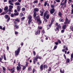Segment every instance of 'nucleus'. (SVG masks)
<instances>
[{"label": "nucleus", "instance_id": "f257e3e1", "mask_svg": "<svg viewBox=\"0 0 73 73\" xmlns=\"http://www.w3.org/2000/svg\"><path fill=\"white\" fill-rule=\"evenodd\" d=\"M42 57L41 56H38V55H37L36 57H34L33 59V62L34 64H36V62L37 61V60H38V59H40V60H41L42 59Z\"/></svg>", "mask_w": 73, "mask_h": 73}, {"label": "nucleus", "instance_id": "f03ea898", "mask_svg": "<svg viewBox=\"0 0 73 73\" xmlns=\"http://www.w3.org/2000/svg\"><path fill=\"white\" fill-rule=\"evenodd\" d=\"M48 68V66L46 64H45L43 65V64H42L40 66V69L41 71H42L43 69H45Z\"/></svg>", "mask_w": 73, "mask_h": 73}, {"label": "nucleus", "instance_id": "7ed1b4c3", "mask_svg": "<svg viewBox=\"0 0 73 73\" xmlns=\"http://www.w3.org/2000/svg\"><path fill=\"white\" fill-rule=\"evenodd\" d=\"M20 49H21V47H19L17 49V50L15 51V56H18V55L19 54V53H20Z\"/></svg>", "mask_w": 73, "mask_h": 73}, {"label": "nucleus", "instance_id": "20e7f679", "mask_svg": "<svg viewBox=\"0 0 73 73\" xmlns=\"http://www.w3.org/2000/svg\"><path fill=\"white\" fill-rule=\"evenodd\" d=\"M67 1L68 0H62V1L60 3L61 5H64V4H65L64 6V8H65L66 7V3Z\"/></svg>", "mask_w": 73, "mask_h": 73}, {"label": "nucleus", "instance_id": "39448f33", "mask_svg": "<svg viewBox=\"0 0 73 73\" xmlns=\"http://www.w3.org/2000/svg\"><path fill=\"white\" fill-rule=\"evenodd\" d=\"M70 20H68V18L66 17L65 20V22L64 23V24H69L70 23Z\"/></svg>", "mask_w": 73, "mask_h": 73}, {"label": "nucleus", "instance_id": "423d86ee", "mask_svg": "<svg viewBox=\"0 0 73 73\" xmlns=\"http://www.w3.org/2000/svg\"><path fill=\"white\" fill-rule=\"evenodd\" d=\"M57 27L56 28V29H55V31L56 32H57V31H59V29H61V26L60 25V24L58 25Z\"/></svg>", "mask_w": 73, "mask_h": 73}, {"label": "nucleus", "instance_id": "0eeeda50", "mask_svg": "<svg viewBox=\"0 0 73 73\" xmlns=\"http://www.w3.org/2000/svg\"><path fill=\"white\" fill-rule=\"evenodd\" d=\"M64 57L65 59V60H66V63H69L70 62V60L69 58H67L66 59V55L64 54Z\"/></svg>", "mask_w": 73, "mask_h": 73}, {"label": "nucleus", "instance_id": "6e6552de", "mask_svg": "<svg viewBox=\"0 0 73 73\" xmlns=\"http://www.w3.org/2000/svg\"><path fill=\"white\" fill-rule=\"evenodd\" d=\"M20 23V20L18 18H17L15 20V21H14V24H17V22Z\"/></svg>", "mask_w": 73, "mask_h": 73}, {"label": "nucleus", "instance_id": "1a4fd4ad", "mask_svg": "<svg viewBox=\"0 0 73 73\" xmlns=\"http://www.w3.org/2000/svg\"><path fill=\"white\" fill-rule=\"evenodd\" d=\"M35 35H40V30H38L35 33Z\"/></svg>", "mask_w": 73, "mask_h": 73}, {"label": "nucleus", "instance_id": "9d476101", "mask_svg": "<svg viewBox=\"0 0 73 73\" xmlns=\"http://www.w3.org/2000/svg\"><path fill=\"white\" fill-rule=\"evenodd\" d=\"M55 11V9H51L50 10V14H53Z\"/></svg>", "mask_w": 73, "mask_h": 73}, {"label": "nucleus", "instance_id": "9b49d317", "mask_svg": "<svg viewBox=\"0 0 73 73\" xmlns=\"http://www.w3.org/2000/svg\"><path fill=\"white\" fill-rule=\"evenodd\" d=\"M21 7L20 6H17V10L18 12H20V9H21Z\"/></svg>", "mask_w": 73, "mask_h": 73}, {"label": "nucleus", "instance_id": "f8f14e48", "mask_svg": "<svg viewBox=\"0 0 73 73\" xmlns=\"http://www.w3.org/2000/svg\"><path fill=\"white\" fill-rule=\"evenodd\" d=\"M15 67L13 66V68L11 69V70L12 71L11 73H13L15 71Z\"/></svg>", "mask_w": 73, "mask_h": 73}, {"label": "nucleus", "instance_id": "ddd939ff", "mask_svg": "<svg viewBox=\"0 0 73 73\" xmlns=\"http://www.w3.org/2000/svg\"><path fill=\"white\" fill-rule=\"evenodd\" d=\"M16 69L17 70H20L21 69V66H17Z\"/></svg>", "mask_w": 73, "mask_h": 73}, {"label": "nucleus", "instance_id": "4468645a", "mask_svg": "<svg viewBox=\"0 0 73 73\" xmlns=\"http://www.w3.org/2000/svg\"><path fill=\"white\" fill-rule=\"evenodd\" d=\"M37 16V12L36 11H34L33 17L34 18H35Z\"/></svg>", "mask_w": 73, "mask_h": 73}, {"label": "nucleus", "instance_id": "2eb2a0df", "mask_svg": "<svg viewBox=\"0 0 73 73\" xmlns=\"http://www.w3.org/2000/svg\"><path fill=\"white\" fill-rule=\"evenodd\" d=\"M16 24H14V27H15V29H19V26L17 25Z\"/></svg>", "mask_w": 73, "mask_h": 73}, {"label": "nucleus", "instance_id": "dca6fc26", "mask_svg": "<svg viewBox=\"0 0 73 73\" xmlns=\"http://www.w3.org/2000/svg\"><path fill=\"white\" fill-rule=\"evenodd\" d=\"M66 25H63L62 27V29H66Z\"/></svg>", "mask_w": 73, "mask_h": 73}, {"label": "nucleus", "instance_id": "f3484780", "mask_svg": "<svg viewBox=\"0 0 73 73\" xmlns=\"http://www.w3.org/2000/svg\"><path fill=\"white\" fill-rule=\"evenodd\" d=\"M39 11V9L38 8H35L34 9V12H38Z\"/></svg>", "mask_w": 73, "mask_h": 73}, {"label": "nucleus", "instance_id": "a211bd4d", "mask_svg": "<svg viewBox=\"0 0 73 73\" xmlns=\"http://www.w3.org/2000/svg\"><path fill=\"white\" fill-rule=\"evenodd\" d=\"M32 16L31 15H29L28 16V18L29 20H32Z\"/></svg>", "mask_w": 73, "mask_h": 73}, {"label": "nucleus", "instance_id": "6ab92c4d", "mask_svg": "<svg viewBox=\"0 0 73 73\" xmlns=\"http://www.w3.org/2000/svg\"><path fill=\"white\" fill-rule=\"evenodd\" d=\"M53 24V23L51 22V23L48 25V26L47 28H48V27H49L48 29H49L50 28V27L52 26V24Z\"/></svg>", "mask_w": 73, "mask_h": 73}, {"label": "nucleus", "instance_id": "aec40b11", "mask_svg": "<svg viewBox=\"0 0 73 73\" xmlns=\"http://www.w3.org/2000/svg\"><path fill=\"white\" fill-rule=\"evenodd\" d=\"M48 15V13H47L46 12H45L44 13L43 15V18H45V17H46V15Z\"/></svg>", "mask_w": 73, "mask_h": 73}, {"label": "nucleus", "instance_id": "412c9836", "mask_svg": "<svg viewBox=\"0 0 73 73\" xmlns=\"http://www.w3.org/2000/svg\"><path fill=\"white\" fill-rule=\"evenodd\" d=\"M58 16H60V17H61L62 15L61 13V12H59L58 13Z\"/></svg>", "mask_w": 73, "mask_h": 73}, {"label": "nucleus", "instance_id": "4be33fe9", "mask_svg": "<svg viewBox=\"0 0 73 73\" xmlns=\"http://www.w3.org/2000/svg\"><path fill=\"white\" fill-rule=\"evenodd\" d=\"M3 58L4 60H5V61L7 60V58H6V56H5V54H4L3 55Z\"/></svg>", "mask_w": 73, "mask_h": 73}, {"label": "nucleus", "instance_id": "5701e85b", "mask_svg": "<svg viewBox=\"0 0 73 73\" xmlns=\"http://www.w3.org/2000/svg\"><path fill=\"white\" fill-rule=\"evenodd\" d=\"M32 21V20H29L28 21V25H30L31 24V23Z\"/></svg>", "mask_w": 73, "mask_h": 73}, {"label": "nucleus", "instance_id": "b1692460", "mask_svg": "<svg viewBox=\"0 0 73 73\" xmlns=\"http://www.w3.org/2000/svg\"><path fill=\"white\" fill-rule=\"evenodd\" d=\"M49 14L47 13V15L46 16V18L47 19H48L49 18Z\"/></svg>", "mask_w": 73, "mask_h": 73}, {"label": "nucleus", "instance_id": "393cba45", "mask_svg": "<svg viewBox=\"0 0 73 73\" xmlns=\"http://www.w3.org/2000/svg\"><path fill=\"white\" fill-rule=\"evenodd\" d=\"M42 27L41 26H39L38 27V29H39V30L42 29Z\"/></svg>", "mask_w": 73, "mask_h": 73}, {"label": "nucleus", "instance_id": "a878e982", "mask_svg": "<svg viewBox=\"0 0 73 73\" xmlns=\"http://www.w3.org/2000/svg\"><path fill=\"white\" fill-rule=\"evenodd\" d=\"M9 8L10 9H12V8H13V6H12L11 5H10L9 6Z\"/></svg>", "mask_w": 73, "mask_h": 73}, {"label": "nucleus", "instance_id": "bb28decb", "mask_svg": "<svg viewBox=\"0 0 73 73\" xmlns=\"http://www.w3.org/2000/svg\"><path fill=\"white\" fill-rule=\"evenodd\" d=\"M5 19H7L8 18V15H6L5 16Z\"/></svg>", "mask_w": 73, "mask_h": 73}, {"label": "nucleus", "instance_id": "cd10ccee", "mask_svg": "<svg viewBox=\"0 0 73 73\" xmlns=\"http://www.w3.org/2000/svg\"><path fill=\"white\" fill-rule=\"evenodd\" d=\"M22 67H23L22 68V70H24L26 69V67L24 66H23Z\"/></svg>", "mask_w": 73, "mask_h": 73}, {"label": "nucleus", "instance_id": "c85d7f7f", "mask_svg": "<svg viewBox=\"0 0 73 73\" xmlns=\"http://www.w3.org/2000/svg\"><path fill=\"white\" fill-rule=\"evenodd\" d=\"M43 19H44V21L45 23H47V22H48V20L46 19L45 18H43Z\"/></svg>", "mask_w": 73, "mask_h": 73}, {"label": "nucleus", "instance_id": "c756f323", "mask_svg": "<svg viewBox=\"0 0 73 73\" xmlns=\"http://www.w3.org/2000/svg\"><path fill=\"white\" fill-rule=\"evenodd\" d=\"M19 16L20 17H22L24 16V14L23 13H20Z\"/></svg>", "mask_w": 73, "mask_h": 73}, {"label": "nucleus", "instance_id": "7c9ffc66", "mask_svg": "<svg viewBox=\"0 0 73 73\" xmlns=\"http://www.w3.org/2000/svg\"><path fill=\"white\" fill-rule=\"evenodd\" d=\"M38 3V1L37 0L34 1L33 2V4H37Z\"/></svg>", "mask_w": 73, "mask_h": 73}, {"label": "nucleus", "instance_id": "2f4dec72", "mask_svg": "<svg viewBox=\"0 0 73 73\" xmlns=\"http://www.w3.org/2000/svg\"><path fill=\"white\" fill-rule=\"evenodd\" d=\"M19 15V13H14V16H18Z\"/></svg>", "mask_w": 73, "mask_h": 73}, {"label": "nucleus", "instance_id": "473e14b6", "mask_svg": "<svg viewBox=\"0 0 73 73\" xmlns=\"http://www.w3.org/2000/svg\"><path fill=\"white\" fill-rule=\"evenodd\" d=\"M8 9V7H5L4 8V11H7Z\"/></svg>", "mask_w": 73, "mask_h": 73}, {"label": "nucleus", "instance_id": "72a5a7b5", "mask_svg": "<svg viewBox=\"0 0 73 73\" xmlns=\"http://www.w3.org/2000/svg\"><path fill=\"white\" fill-rule=\"evenodd\" d=\"M15 4H16V5H20V4L19 2H17L15 3Z\"/></svg>", "mask_w": 73, "mask_h": 73}, {"label": "nucleus", "instance_id": "f704fd0d", "mask_svg": "<svg viewBox=\"0 0 73 73\" xmlns=\"http://www.w3.org/2000/svg\"><path fill=\"white\" fill-rule=\"evenodd\" d=\"M57 48V45H55L54 47L53 48V50H55L56 49V48Z\"/></svg>", "mask_w": 73, "mask_h": 73}, {"label": "nucleus", "instance_id": "c9c22d12", "mask_svg": "<svg viewBox=\"0 0 73 73\" xmlns=\"http://www.w3.org/2000/svg\"><path fill=\"white\" fill-rule=\"evenodd\" d=\"M28 66V62H26L25 66H26V67H27Z\"/></svg>", "mask_w": 73, "mask_h": 73}, {"label": "nucleus", "instance_id": "e433bc0d", "mask_svg": "<svg viewBox=\"0 0 73 73\" xmlns=\"http://www.w3.org/2000/svg\"><path fill=\"white\" fill-rule=\"evenodd\" d=\"M50 7H51V8H52V9H54V7H55L54 5H50Z\"/></svg>", "mask_w": 73, "mask_h": 73}, {"label": "nucleus", "instance_id": "4c0bfd02", "mask_svg": "<svg viewBox=\"0 0 73 73\" xmlns=\"http://www.w3.org/2000/svg\"><path fill=\"white\" fill-rule=\"evenodd\" d=\"M59 21L61 22H63L64 21V19H59Z\"/></svg>", "mask_w": 73, "mask_h": 73}, {"label": "nucleus", "instance_id": "58836bf2", "mask_svg": "<svg viewBox=\"0 0 73 73\" xmlns=\"http://www.w3.org/2000/svg\"><path fill=\"white\" fill-rule=\"evenodd\" d=\"M64 32H65V30L63 29L61 30V33H64Z\"/></svg>", "mask_w": 73, "mask_h": 73}, {"label": "nucleus", "instance_id": "ea45409f", "mask_svg": "<svg viewBox=\"0 0 73 73\" xmlns=\"http://www.w3.org/2000/svg\"><path fill=\"white\" fill-rule=\"evenodd\" d=\"M54 21V18H52V20L51 21V22L52 23H53V21Z\"/></svg>", "mask_w": 73, "mask_h": 73}, {"label": "nucleus", "instance_id": "a19ab883", "mask_svg": "<svg viewBox=\"0 0 73 73\" xmlns=\"http://www.w3.org/2000/svg\"><path fill=\"white\" fill-rule=\"evenodd\" d=\"M44 11H42L41 12V14H40V16H43V14H44Z\"/></svg>", "mask_w": 73, "mask_h": 73}, {"label": "nucleus", "instance_id": "79ce46f5", "mask_svg": "<svg viewBox=\"0 0 73 73\" xmlns=\"http://www.w3.org/2000/svg\"><path fill=\"white\" fill-rule=\"evenodd\" d=\"M60 73H64V70H63L62 71V70H60Z\"/></svg>", "mask_w": 73, "mask_h": 73}, {"label": "nucleus", "instance_id": "37998d69", "mask_svg": "<svg viewBox=\"0 0 73 73\" xmlns=\"http://www.w3.org/2000/svg\"><path fill=\"white\" fill-rule=\"evenodd\" d=\"M22 11H25V8L24 7L22 9Z\"/></svg>", "mask_w": 73, "mask_h": 73}, {"label": "nucleus", "instance_id": "c03bdc74", "mask_svg": "<svg viewBox=\"0 0 73 73\" xmlns=\"http://www.w3.org/2000/svg\"><path fill=\"white\" fill-rule=\"evenodd\" d=\"M2 68H3V70H4V71H5V70H6V68L5 67L3 66Z\"/></svg>", "mask_w": 73, "mask_h": 73}, {"label": "nucleus", "instance_id": "a18cd8bd", "mask_svg": "<svg viewBox=\"0 0 73 73\" xmlns=\"http://www.w3.org/2000/svg\"><path fill=\"white\" fill-rule=\"evenodd\" d=\"M25 18V17H23L21 18V21H23L24 19Z\"/></svg>", "mask_w": 73, "mask_h": 73}, {"label": "nucleus", "instance_id": "49530a36", "mask_svg": "<svg viewBox=\"0 0 73 73\" xmlns=\"http://www.w3.org/2000/svg\"><path fill=\"white\" fill-rule=\"evenodd\" d=\"M58 41H57L58 43H59V44H61V41L60 40H58Z\"/></svg>", "mask_w": 73, "mask_h": 73}, {"label": "nucleus", "instance_id": "de8ad7c7", "mask_svg": "<svg viewBox=\"0 0 73 73\" xmlns=\"http://www.w3.org/2000/svg\"><path fill=\"white\" fill-rule=\"evenodd\" d=\"M5 14H6V13H5V12H3L1 14V15H5Z\"/></svg>", "mask_w": 73, "mask_h": 73}, {"label": "nucleus", "instance_id": "09e8293b", "mask_svg": "<svg viewBox=\"0 0 73 73\" xmlns=\"http://www.w3.org/2000/svg\"><path fill=\"white\" fill-rule=\"evenodd\" d=\"M10 20V17H9L7 19V22H9V21Z\"/></svg>", "mask_w": 73, "mask_h": 73}, {"label": "nucleus", "instance_id": "8fccbe9b", "mask_svg": "<svg viewBox=\"0 0 73 73\" xmlns=\"http://www.w3.org/2000/svg\"><path fill=\"white\" fill-rule=\"evenodd\" d=\"M47 2H46L44 3V6L45 7H46V4H47Z\"/></svg>", "mask_w": 73, "mask_h": 73}, {"label": "nucleus", "instance_id": "3c124183", "mask_svg": "<svg viewBox=\"0 0 73 73\" xmlns=\"http://www.w3.org/2000/svg\"><path fill=\"white\" fill-rule=\"evenodd\" d=\"M16 60L15 59H14L13 61V64H16Z\"/></svg>", "mask_w": 73, "mask_h": 73}, {"label": "nucleus", "instance_id": "603ef678", "mask_svg": "<svg viewBox=\"0 0 73 73\" xmlns=\"http://www.w3.org/2000/svg\"><path fill=\"white\" fill-rule=\"evenodd\" d=\"M11 17H14V14H11Z\"/></svg>", "mask_w": 73, "mask_h": 73}, {"label": "nucleus", "instance_id": "864d4df0", "mask_svg": "<svg viewBox=\"0 0 73 73\" xmlns=\"http://www.w3.org/2000/svg\"><path fill=\"white\" fill-rule=\"evenodd\" d=\"M56 1L57 3H60V0H55Z\"/></svg>", "mask_w": 73, "mask_h": 73}, {"label": "nucleus", "instance_id": "5fc2aeb1", "mask_svg": "<svg viewBox=\"0 0 73 73\" xmlns=\"http://www.w3.org/2000/svg\"><path fill=\"white\" fill-rule=\"evenodd\" d=\"M15 34L16 35H17V34H19V33L17 32V31H15Z\"/></svg>", "mask_w": 73, "mask_h": 73}, {"label": "nucleus", "instance_id": "6e6d98bb", "mask_svg": "<svg viewBox=\"0 0 73 73\" xmlns=\"http://www.w3.org/2000/svg\"><path fill=\"white\" fill-rule=\"evenodd\" d=\"M55 44L56 45H58V42H55Z\"/></svg>", "mask_w": 73, "mask_h": 73}, {"label": "nucleus", "instance_id": "4d7b16f0", "mask_svg": "<svg viewBox=\"0 0 73 73\" xmlns=\"http://www.w3.org/2000/svg\"><path fill=\"white\" fill-rule=\"evenodd\" d=\"M8 11H9L8 10H6L5 11V13H6H6H8Z\"/></svg>", "mask_w": 73, "mask_h": 73}, {"label": "nucleus", "instance_id": "13d9d810", "mask_svg": "<svg viewBox=\"0 0 73 73\" xmlns=\"http://www.w3.org/2000/svg\"><path fill=\"white\" fill-rule=\"evenodd\" d=\"M33 53L34 56H35L36 55V52L35 51H33Z\"/></svg>", "mask_w": 73, "mask_h": 73}, {"label": "nucleus", "instance_id": "bf43d9fd", "mask_svg": "<svg viewBox=\"0 0 73 73\" xmlns=\"http://www.w3.org/2000/svg\"><path fill=\"white\" fill-rule=\"evenodd\" d=\"M49 69L48 70V71H49V72H50V71H51V68L50 67L49 68Z\"/></svg>", "mask_w": 73, "mask_h": 73}, {"label": "nucleus", "instance_id": "052dcab7", "mask_svg": "<svg viewBox=\"0 0 73 73\" xmlns=\"http://www.w3.org/2000/svg\"><path fill=\"white\" fill-rule=\"evenodd\" d=\"M35 69H33V73H35Z\"/></svg>", "mask_w": 73, "mask_h": 73}, {"label": "nucleus", "instance_id": "680f3d73", "mask_svg": "<svg viewBox=\"0 0 73 73\" xmlns=\"http://www.w3.org/2000/svg\"><path fill=\"white\" fill-rule=\"evenodd\" d=\"M40 41L41 42H44V40H43V39H41Z\"/></svg>", "mask_w": 73, "mask_h": 73}, {"label": "nucleus", "instance_id": "e2e57ef3", "mask_svg": "<svg viewBox=\"0 0 73 73\" xmlns=\"http://www.w3.org/2000/svg\"><path fill=\"white\" fill-rule=\"evenodd\" d=\"M2 10L0 8V13H1L2 12Z\"/></svg>", "mask_w": 73, "mask_h": 73}, {"label": "nucleus", "instance_id": "0e129e2a", "mask_svg": "<svg viewBox=\"0 0 73 73\" xmlns=\"http://www.w3.org/2000/svg\"><path fill=\"white\" fill-rule=\"evenodd\" d=\"M8 14L9 15H10L11 14V11H9V12L8 13Z\"/></svg>", "mask_w": 73, "mask_h": 73}, {"label": "nucleus", "instance_id": "69168bd1", "mask_svg": "<svg viewBox=\"0 0 73 73\" xmlns=\"http://www.w3.org/2000/svg\"><path fill=\"white\" fill-rule=\"evenodd\" d=\"M21 46H23V45H24V43H23V42H22L21 44Z\"/></svg>", "mask_w": 73, "mask_h": 73}, {"label": "nucleus", "instance_id": "338daca9", "mask_svg": "<svg viewBox=\"0 0 73 73\" xmlns=\"http://www.w3.org/2000/svg\"><path fill=\"white\" fill-rule=\"evenodd\" d=\"M42 32L43 34H44V33H45V31H44V30H42Z\"/></svg>", "mask_w": 73, "mask_h": 73}, {"label": "nucleus", "instance_id": "774afa93", "mask_svg": "<svg viewBox=\"0 0 73 73\" xmlns=\"http://www.w3.org/2000/svg\"><path fill=\"white\" fill-rule=\"evenodd\" d=\"M71 29L72 30V31H73V27H72L71 28Z\"/></svg>", "mask_w": 73, "mask_h": 73}]
</instances>
